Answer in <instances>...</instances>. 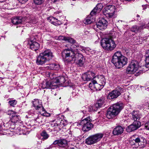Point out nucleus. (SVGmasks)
Returning a JSON list of instances; mask_svg holds the SVG:
<instances>
[{
    "label": "nucleus",
    "mask_w": 149,
    "mask_h": 149,
    "mask_svg": "<svg viewBox=\"0 0 149 149\" xmlns=\"http://www.w3.org/2000/svg\"><path fill=\"white\" fill-rule=\"evenodd\" d=\"M111 62L116 67L119 68L127 64V59L121 54L120 52L118 51L113 55Z\"/></svg>",
    "instance_id": "1"
},
{
    "label": "nucleus",
    "mask_w": 149,
    "mask_h": 149,
    "mask_svg": "<svg viewBox=\"0 0 149 149\" xmlns=\"http://www.w3.org/2000/svg\"><path fill=\"white\" fill-rule=\"evenodd\" d=\"M53 57L52 53L50 50H45L37 56L36 64L38 65H42L51 59Z\"/></svg>",
    "instance_id": "2"
},
{
    "label": "nucleus",
    "mask_w": 149,
    "mask_h": 149,
    "mask_svg": "<svg viewBox=\"0 0 149 149\" xmlns=\"http://www.w3.org/2000/svg\"><path fill=\"white\" fill-rule=\"evenodd\" d=\"M123 108V105L121 103L118 102L113 104L108 109L106 114V117L109 119L114 118Z\"/></svg>",
    "instance_id": "3"
},
{
    "label": "nucleus",
    "mask_w": 149,
    "mask_h": 149,
    "mask_svg": "<svg viewBox=\"0 0 149 149\" xmlns=\"http://www.w3.org/2000/svg\"><path fill=\"white\" fill-rule=\"evenodd\" d=\"M77 53L68 49L64 50L61 54L64 61L70 62L72 61H75L77 59V56H76Z\"/></svg>",
    "instance_id": "4"
},
{
    "label": "nucleus",
    "mask_w": 149,
    "mask_h": 149,
    "mask_svg": "<svg viewBox=\"0 0 149 149\" xmlns=\"http://www.w3.org/2000/svg\"><path fill=\"white\" fill-rule=\"evenodd\" d=\"M101 45L103 48L107 50H112L116 47L115 42L111 39L106 38L102 40Z\"/></svg>",
    "instance_id": "5"
},
{
    "label": "nucleus",
    "mask_w": 149,
    "mask_h": 149,
    "mask_svg": "<svg viewBox=\"0 0 149 149\" xmlns=\"http://www.w3.org/2000/svg\"><path fill=\"white\" fill-rule=\"evenodd\" d=\"M33 106L36 110H39L40 109L42 108V110L40 111V113L42 115L49 117L50 116V114L48 113L44 109L42 106V102L41 101L38 99H35L32 101Z\"/></svg>",
    "instance_id": "6"
},
{
    "label": "nucleus",
    "mask_w": 149,
    "mask_h": 149,
    "mask_svg": "<svg viewBox=\"0 0 149 149\" xmlns=\"http://www.w3.org/2000/svg\"><path fill=\"white\" fill-rule=\"evenodd\" d=\"M146 140L144 137L141 136H139L135 139L131 140L130 141V143L134 147L137 148L139 146L140 148H143L145 145L144 143L146 142Z\"/></svg>",
    "instance_id": "7"
},
{
    "label": "nucleus",
    "mask_w": 149,
    "mask_h": 149,
    "mask_svg": "<svg viewBox=\"0 0 149 149\" xmlns=\"http://www.w3.org/2000/svg\"><path fill=\"white\" fill-rule=\"evenodd\" d=\"M103 136V134L98 133L90 136L86 139L85 143L87 145H91L100 141Z\"/></svg>",
    "instance_id": "8"
},
{
    "label": "nucleus",
    "mask_w": 149,
    "mask_h": 149,
    "mask_svg": "<svg viewBox=\"0 0 149 149\" xmlns=\"http://www.w3.org/2000/svg\"><path fill=\"white\" fill-rule=\"evenodd\" d=\"M91 121L90 117L88 116L81 120V123L83 125V131H88L93 127V125L91 123Z\"/></svg>",
    "instance_id": "9"
},
{
    "label": "nucleus",
    "mask_w": 149,
    "mask_h": 149,
    "mask_svg": "<svg viewBox=\"0 0 149 149\" xmlns=\"http://www.w3.org/2000/svg\"><path fill=\"white\" fill-rule=\"evenodd\" d=\"M139 67V63L136 61H132L127 68L126 72L129 74H133L137 70Z\"/></svg>",
    "instance_id": "10"
},
{
    "label": "nucleus",
    "mask_w": 149,
    "mask_h": 149,
    "mask_svg": "<svg viewBox=\"0 0 149 149\" xmlns=\"http://www.w3.org/2000/svg\"><path fill=\"white\" fill-rule=\"evenodd\" d=\"M123 89L120 87H118L116 88L109 93L107 98L109 99H113L117 98L123 92Z\"/></svg>",
    "instance_id": "11"
},
{
    "label": "nucleus",
    "mask_w": 149,
    "mask_h": 149,
    "mask_svg": "<svg viewBox=\"0 0 149 149\" xmlns=\"http://www.w3.org/2000/svg\"><path fill=\"white\" fill-rule=\"evenodd\" d=\"M115 7L113 5H108L106 6L104 9V14L107 17H112L114 15Z\"/></svg>",
    "instance_id": "12"
},
{
    "label": "nucleus",
    "mask_w": 149,
    "mask_h": 149,
    "mask_svg": "<svg viewBox=\"0 0 149 149\" xmlns=\"http://www.w3.org/2000/svg\"><path fill=\"white\" fill-rule=\"evenodd\" d=\"M41 88L43 89L49 88L54 89L57 88V84L55 81H43L41 84Z\"/></svg>",
    "instance_id": "13"
},
{
    "label": "nucleus",
    "mask_w": 149,
    "mask_h": 149,
    "mask_svg": "<svg viewBox=\"0 0 149 149\" xmlns=\"http://www.w3.org/2000/svg\"><path fill=\"white\" fill-rule=\"evenodd\" d=\"M16 112H15L12 110H9L8 111V114L10 115V118H11V120H10L7 124H10L11 122L15 123L20 121V117L18 115H16Z\"/></svg>",
    "instance_id": "14"
},
{
    "label": "nucleus",
    "mask_w": 149,
    "mask_h": 149,
    "mask_svg": "<svg viewBox=\"0 0 149 149\" xmlns=\"http://www.w3.org/2000/svg\"><path fill=\"white\" fill-rule=\"evenodd\" d=\"M104 103V100L102 98L99 99L93 107H88V109L89 111H91L92 110L96 111L97 109L101 108Z\"/></svg>",
    "instance_id": "15"
},
{
    "label": "nucleus",
    "mask_w": 149,
    "mask_h": 149,
    "mask_svg": "<svg viewBox=\"0 0 149 149\" xmlns=\"http://www.w3.org/2000/svg\"><path fill=\"white\" fill-rule=\"evenodd\" d=\"M141 125V123L139 121H134L132 124L127 127L126 130L128 132H131L138 129Z\"/></svg>",
    "instance_id": "16"
},
{
    "label": "nucleus",
    "mask_w": 149,
    "mask_h": 149,
    "mask_svg": "<svg viewBox=\"0 0 149 149\" xmlns=\"http://www.w3.org/2000/svg\"><path fill=\"white\" fill-rule=\"evenodd\" d=\"M95 74L91 71H88L83 74L82 76V78L84 81H89L91 80H93L95 77Z\"/></svg>",
    "instance_id": "17"
},
{
    "label": "nucleus",
    "mask_w": 149,
    "mask_h": 149,
    "mask_svg": "<svg viewBox=\"0 0 149 149\" xmlns=\"http://www.w3.org/2000/svg\"><path fill=\"white\" fill-rule=\"evenodd\" d=\"M108 24L107 21L104 18L100 19L96 24L97 27L100 29L103 30L106 29Z\"/></svg>",
    "instance_id": "18"
},
{
    "label": "nucleus",
    "mask_w": 149,
    "mask_h": 149,
    "mask_svg": "<svg viewBox=\"0 0 149 149\" xmlns=\"http://www.w3.org/2000/svg\"><path fill=\"white\" fill-rule=\"evenodd\" d=\"M103 8V6L101 3L98 4L95 8L91 12V15H95L101 11Z\"/></svg>",
    "instance_id": "19"
},
{
    "label": "nucleus",
    "mask_w": 149,
    "mask_h": 149,
    "mask_svg": "<svg viewBox=\"0 0 149 149\" xmlns=\"http://www.w3.org/2000/svg\"><path fill=\"white\" fill-rule=\"evenodd\" d=\"M95 82H97L101 85L104 86L106 83V80L104 77L102 75L95 76L94 78Z\"/></svg>",
    "instance_id": "20"
},
{
    "label": "nucleus",
    "mask_w": 149,
    "mask_h": 149,
    "mask_svg": "<svg viewBox=\"0 0 149 149\" xmlns=\"http://www.w3.org/2000/svg\"><path fill=\"white\" fill-rule=\"evenodd\" d=\"M123 131V128L122 126H117L113 129V133L114 135H118L122 134Z\"/></svg>",
    "instance_id": "21"
},
{
    "label": "nucleus",
    "mask_w": 149,
    "mask_h": 149,
    "mask_svg": "<svg viewBox=\"0 0 149 149\" xmlns=\"http://www.w3.org/2000/svg\"><path fill=\"white\" fill-rule=\"evenodd\" d=\"M24 21V19L20 17H14L12 20V23L15 25H17L23 23Z\"/></svg>",
    "instance_id": "22"
},
{
    "label": "nucleus",
    "mask_w": 149,
    "mask_h": 149,
    "mask_svg": "<svg viewBox=\"0 0 149 149\" xmlns=\"http://www.w3.org/2000/svg\"><path fill=\"white\" fill-rule=\"evenodd\" d=\"M76 56H77V59H79L78 64L80 66H82L85 61V59L83 58V56L81 54L79 53H77Z\"/></svg>",
    "instance_id": "23"
},
{
    "label": "nucleus",
    "mask_w": 149,
    "mask_h": 149,
    "mask_svg": "<svg viewBox=\"0 0 149 149\" xmlns=\"http://www.w3.org/2000/svg\"><path fill=\"white\" fill-rule=\"evenodd\" d=\"M31 43L30 44V48L33 51H36L39 48L40 45L36 42H32L31 41Z\"/></svg>",
    "instance_id": "24"
},
{
    "label": "nucleus",
    "mask_w": 149,
    "mask_h": 149,
    "mask_svg": "<svg viewBox=\"0 0 149 149\" xmlns=\"http://www.w3.org/2000/svg\"><path fill=\"white\" fill-rule=\"evenodd\" d=\"M132 115V119L134 121H139V120L141 117V115L137 111H133Z\"/></svg>",
    "instance_id": "25"
},
{
    "label": "nucleus",
    "mask_w": 149,
    "mask_h": 149,
    "mask_svg": "<svg viewBox=\"0 0 149 149\" xmlns=\"http://www.w3.org/2000/svg\"><path fill=\"white\" fill-rule=\"evenodd\" d=\"M94 15H89L84 20V22L85 24H91V23L95 21V19L94 17H93Z\"/></svg>",
    "instance_id": "26"
},
{
    "label": "nucleus",
    "mask_w": 149,
    "mask_h": 149,
    "mask_svg": "<svg viewBox=\"0 0 149 149\" xmlns=\"http://www.w3.org/2000/svg\"><path fill=\"white\" fill-rule=\"evenodd\" d=\"M58 39L60 40H64L70 43H75V40L74 39L68 37L60 36L59 37Z\"/></svg>",
    "instance_id": "27"
},
{
    "label": "nucleus",
    "mask_w": 149,
    "mask_h": 149,
    "mask_svg": "<svg viewBox=\"0 0 149 149\" xmlns=\"http://www.w3.org/2000/svg\"><path fill=\"white\" fill-rule=\"evenodd\" d=\"M143 26H139L136 25H134L131 28V30L133 32H140L143 29Z\"/></svg>",
    "instance_id": "28"
},
{
    "label": "nucleus",
    "mask_w": 149,
    "mask_h": 149,
    "mask_svg": "<svg viewBox=\"0 0 149 149\" xmlns=\"http://www.w3.org/2000/svg\"><path fill=\"white\" fill-rule=\"evenodd\" d=\"M48 67L50 69L55 70H58L60 68L59 65L56 63L51 64L49 65Z\"/></svg>",
    "instance_id": "29"
},
{
    "label": "nucleus",
    "mask_w": 149,
    "mask_h": 149,
    "mask_svg": "<svg viewBox=\"0 0 149 149\" xmlns=\"http://www.w3.org/2000/svg\"><path fill=\"white\" fill-rule=\"evenodd\" d=\"M65 78L63 76L57 77L56 80L54 81H55V82L57 84V87H58V83L62 84L63 83H65Z\"/></svg>",
    "instance_id": "30"
},
{
    "label": "nucleus",
    "mask_w": 149,
    "mask_h": 149,
    "mask_svg": "<svg viewBox=\"0 0 149 149\" xmlns=\"http://www.w3.org/2000/svg\"><path fill=\"white\" fill-rule=\"evenodd\" d=\"M67 141L64 139H61L59 143V146L61 147H65L67 145Z\"/></svg>",
    "instance_id": "31"
},
{
    "label": "nucleus",
    "mask_w": 149,
    "mask_h": 149,
    "mask_svg": "<svg viewBox=\"0 0 149 149\" xmlns=\"http://www.w3.org/2000/svg\"><path fill=\"white\" fill-rule=\"evenodd\" d=\"M73 43V44L71 45V47L70 48V50H72L73 51H75V50H78L79 49V47L80 45L78 44H74L76 43V42L75 43Z\"/></svg>",
    "instance_id": "32"
},
{
    "label": "nucleus",
    "mask_w": 149,
    "mask_h": 149,
    "mask_svg": "<svg viewBox=\"0 0 149 149\" xmlns=\"http://www.w3.org/2000/svg\"><path fill=\"white\" fill-rule=\"evenodd\" d=\"M95 80L94 78L93 79V80H92V82L90 83L89 85V87L90 88V89L93 91L95 90V82H95Z\"/></svg>",
    "instance_id": "33"
},
{
    "label": "nucleus",
    "mask_w": 149,
    "mask_h": 149,
    "mask_svg": "<svg viewBox=\"0 0 149 149\" xmlns=\"http://www.w3.org/2000/svg\"><path fill=\"white\" fill-rule=\"evenodd\" d=\"M95 90L96 91L100 90L104 87L97 82H95Z\"/></svg>",
    "instance_id": "34"
},
{
    "label": "nucleus",
    "mask_w": 149,
    "mask_h": 149,
    "mask_svg": "<svg viewBox=\"0 0 149 149\" xmlns=\"http://www.w3.org/2000/svg\"><path fill=\"white\" fill-rule=\"evenodd\" d=\"M48 75H49V77L50 78V79H54V80L52 81H54L55 80H56L57 77L56 76V74H55L53 72L49 73Z\"/></svg>",
    "instance_id": "35"
},
{
    "label": "nucleus",
    "mask_w": 149,
    "mask_h": 149,
    "mask_svg": "<svg viewBox=\"0 0 149 149\" xmlns=\"http://www.w3.org/2000/svg\"><path fill=\"white\" fill-rule=\"evenodd\" d=\"M41 136L43 137V138L45 139H46L49 137V135L46 132L43 131L41 134Z\"/></svg>",
    "instance_id": "36"
},
{
    "label": "nucleus",
    "mask_w": 149,
    "mask_h": 149,
    "mask_svg": "<svg viewBox=\"0 0 149 149\" xmlns=\"http://www.w3.org/2000/svg\"><path fill=\"white\" fill-rule=\"evenodd\" d=\"M52 127H55L54 128V131H58L60 130V129L59 128L60 125L57 123H54V124H51Z\"/></svg>",
    "instance_id": "37"
},
{
    "label": "nucleus",
    "mask_w": 149,
    "mask_h": 149,
    "mask_svg": "<svg viewBox=\"0 0 149 149\" xmlns=\"http://www.w3.org/2000/svg\"><path fill=\"white\" fill-rule=\"evenodd\" d=\"M8 103L10 106L14 107L17 104V101L16 100H10Z\"/></svg>",
    "instance_id": "38"
},
{
    "label": "nucleus",
    "mask_w": 149,
    "mask_h": 149,
    "mask_svg": "<svg viewBox=\"0 0 149 149\" xmlns=\"http://www.w3.org/2000/svg\"><path fill=\"white\" fill-rule=\"evenodd\" d=\"M57 19L53 17H50L48 19V20L51 23L53 24H54L55 21H57Z\"/></svg>",
    "instance_id": "39"
},
{
    "label": "nucleus",
    "mask_w": 149,
    "mask_h": 149,
    "mask_svg": "<svg viewBox=\"0 0 149 149\" xmlns=\"http://www.w3.org/2000/svg\"><path fill=\"white\" fill-rule=\"evenodd\" d=\"M146 64V67H149V56L146 57L145 60Z\"/></svg>",
    "instance_id": "40"
},
{
    "label": "nucleus",
    "mask_w": 149,
    "mask_h": 149,
    "mask_svg": "<svg viewBox=\"0 0 149 149\" xmlns=\"http://www.w3.org/2000/svg\"><path fill=\"white\" fill-rule=\"evenodd\" d=\"M61 24V22L59 21L57 19V21H55V22L53 24L54 25L56 26H58L60 25Z\"/></svg>",
    "instance_id": "41"
},
{
    "label": "nucleus",
    "mask_w": 149,
    "mask_h": 149,
    "mask_svg": "<svg viewBox=\"0 0 149 149\" xmlns=\"http://www.w3.org/2000/svg\"><path fill=\"white\" fill-rule=\"evenodd\" d=\"M42 0H34V3L37 5H40L42 3Z\"/></svg>",
    "instance_id": "42"
},
{
    "label": "nucleus",
    "mask_w": 149,
    "mask_h": 149,
    "mask_svg": "<svg viewBox=\"0 0 149 149\" xmlns=\"http://www.w3.org/2000/svg\"><path fill=\"white\" fill-rule=\"evenodd\" d=\"M41 117L40 116L36 118V121L39 123H42V122L41 120Z\"/></svg>",
    "instance_id": "43"
},
{
    "label": "nucleus",
    "mask_w": 149,
    "mask_h": 149,
    "mask_svg": "<svg viewBox=\"0 0 149 149\" xmlns=\"http://www.w3.org/2000/svg\"><path fill=\"white\" fill-rule=\"evenodd\" d=\"M2 125H0V134L1 135H5L6 134L5 133V132H3V131H2V132H1L2 131Z\"/></svg>",
    "instance_id": "44"
},
{
    "label": "nucleus",
    "mask_w": 149,
    "mask_h": 149,
    "mask_svg": "<svg viewBox=\"0 0 149 149\" xmlns=\"http://www.w3.org/2000/svg\"><path fill=\"white\" fill-rule=\"evenodd\" d=\"M59 141H60V139L56 140L52 144H54V145H55L57 144L59 146Z\"/></svg>",
    "instance_id": "45"
},
{
    "label": "nucleus",
    "mask_w": 149,
    "mask_h": 149,
    "mask_svg": "<svg viewBox=\"0 0 149 149\" xmlns=\"http://www.w3.org/2000/svg\"><path fill=\"white\" fill-rule=\"evenodd\" d=\"M145 127L146 130H149V122L145 124Z\"/></svg>",
    "instance_id": "46"
},
{
    "label": "nucleus",
    "mask_w": 149,
    "mask_h": 149,
    "mask_svg": "<svg viewBox=\"0 0 149 149\" xmlns=\"http://www.w3.org/2000/svg\"><path fill=\"white\" fill-rule=\"evenodd\" d=\"M51 2L54 3H58L59 0H50Z\"/></svg>",
    "instance_id": "47"
},
{
    "label": "nucleus",
    "mask_w": 149,
    "mask_h": 149,
    "mask_svg": "<svg viewBox=\"0 0 149 149\" xmlns=\"http://www.w3.org/2000/svg\"><path fill=\"white\" fill-rule=\"evenodd\" d=\"M123 51L125 54H127L128 52V50L126 48L124 49Z\"/></svg>",
    "instance_id": "48"
},
{
    "label": "nucleus",
    "mask_w": 149,
    "mask_h": 149,
    "mask_svg": "<svg viewBox=\"0 0 149 149\" xmlns=\"http://www.w3.org/2000/svg\"><path fill=\"white\" fill-rule=\"evenodd\" d=\"M118 22L119 23H120V22H124V21H122V20H119L118 21Z\"/></svg>",
    "instance_id": "49"
},
{
    "label": "nucleus",
    "mask_w": 149,
    "mask_h": 149,
    "mask_svg": "<svg viewBox=\"0 0 149 149\" xmlns=\"http://www.w3.org/2000/svg\"><path fill=\"white\" fill-rule=\"evenodd\" d=\"M50 148V146H49L48 147H47L45 148V149H49Z\"/></svg>",
    "instance_id": "50"
},
{
    "label": "nucleus",
    "mask_w": 149,
    "mask_h": 149,
    "mask_svg": "<svg viewBox=\"0 0 149 149\" xmlns=\"http://www.w3.org/2000/svg\"><path fill=\"white\" fill-rule=\"evenodd\" d=\"M6 0H0V2H2L5 1Z\"/></svg>",
    "instance_id": "51"
},
{
    "label": "nucleus",
    "mask_w": 149,
    "mask_h": 149,
    "mask_svg": "<svg viewBox=\"0 0 149 149\" xmlns=\"http://www.w3.org/2000/svg\"><path fill=\"white\" fill-rule=\"evenodd\" d=\"M136 17H139L140 16H139V15H136Z\"/></svg>",
    "instance_id": "52"
},
{
    "label": "nucleus",
    "mask_w": 149,
    "mask_h": 149,
    "mask_svg": "<svg viewBox=\"0 0 149 149\" xmlns=\"http://www.w3.org/2000/svg\"><path fill=\"white\" fill-rule=\"evenodd\" d=\"M126 1H131V0H125Z\"/></svg>",
    "instance_id": "53"
},
{
    "label": "nucleus",
    "mask_w": 149,
    "mask_h": 149,
    "mask_svg": "<svg viewBox=\"0 0 149 149\" xmlns=\"http://www.w3.org/2000/svg\"><path fill=\"white\" fill-rule=\"evenodd\" d=\"M148 53L149 54V50H148Z\"/></svg>",
    "instance_id": "54"
},
{
    "label": "nucleus",
    "mask_w": 149,
    "mask_h": 149,
    "mask_svg": "<svg viewBox=\"0 0 149 149\" xmlns=\"http://www.w3.org/2000/svg\"><path fill=\"white\" fill-rule=\"evenodd\" d=\"M13 61H11V62H10V63H13Z\"/></svg>",
    "instance_id": "55"
},
{
    "label": "nucleus",
    "mask_w": 149,
    "mask_h": 149,
    "mask_svg": "<svg viewBox=\"0 0 149 149\" xmlns=\"http://www.w3.org/2000/svg\"><path fill=\"white\" fill-rule=\"evenodd\" d=\"M54 95H56V93H55V94H54Z\"/></svg>",
    "instance_id": "56"
}]
</instances>
